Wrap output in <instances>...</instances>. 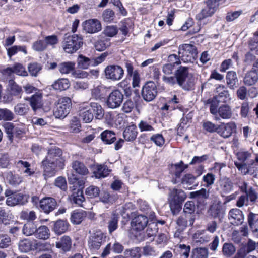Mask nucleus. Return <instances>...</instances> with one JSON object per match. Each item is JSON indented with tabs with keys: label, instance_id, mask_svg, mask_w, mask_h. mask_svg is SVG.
I'll return each mask as SVG.
<instances>
[{
	"label": "nucleus",
	"instance_id": "1",
	"mask_svg": "<svg viewBox=\"0 0 258 258\" xmlns=\"http://www.w3.org/2000/svg\"><path fill=\"white\" fill-rule=\"evenodd\" d=\"M62 154V150L58 147L54 146L48 148L47 155L42 162L43 175L46 180L55 175L57 167L63 168L64 160L61 157Z\"/></svg>",
	"mask_w": 258,
	"mask_h": 258
},
{
	"label": "nucleus",
	"instance_id": "2",
	"mask_svg": "<svg viewBox=\"0 0 258 258\" xmlns=\"http://www.w3.org/2000/svg\"><path fill=\"white\" fill-rule=\"evenodd\" d=\"M165 83L174 87L177 85L185 91L194 89L195 78L189 73V68L187 67L180 66L175 71L173 76L171 77H164Z\"/></svg>",
	"mask_w": 258,
	"mask_h": 258
},
{
	"label": "nucleus",
	"instance_id": "3",
	"mask_svg": "<svg viewBox=\"0 0 258 258\" xmlns=\"http://www.w3.org/2000/svg\"><path fill=\"white\" fill-rule=\"evenodd\" d=\"M186 198V195L182 189L175 188L169 189L168 201L170 209L174 215L181 209L182 203Z\"/></svg>",
	"mask_w": 258,
	"mask_h": 258
},
{
	"label": "nucleus",
	"instance_id": "4",
	"mask_svg": "<svg viewBox=\"0 0 258 258\" xmlns=\"http://www.w3.org/2000/svg\"><path fill=\"white\" fill-rule=\"evenodd\" d=\"M83 44L82 36L74 34L66 37L63 41L62 46L66 52L73 53L80 49Z\"/></svg>",
	"mask_w": 258,
	"mask_h": 258
},
{
	"label": "nucleus",
	"instance_id": "5",
	"mask_svg": "<svg viewBox=\"0 0 258 258\" xmlns=\"http://www.w3.org/2000/svg\"><path fill=\"white\" fill-rule=\"evenodd\" d=\"M197 54V48L194 45L183 44L179 46L178 54L184 62H193Z\"/></svg>",
	"mask_w": 258,
	"mask_h": 258
},
{
	"label": "nucleus",
	"instance_id": "6",
	"mask_svg": "<svg viewBox=\"0 0 258 258\" xmlns=\"http://www.w3.org/2000/svg\"><path fill=\"white\" fill-rule=\"evenodd\" d=\"M72 103L70 98L64 97L59 98L56 104L54 114L56 118H64L69 113Z\"/></svg>",
	"mask_w": 258,
	"mask_h": 258
},
{
	"label": "nucleus",
	"instance_id": "7",
	"mask_svg": "<svg viewBox=\"0 0 258 258\" xmlns=\"http://www.w3.org/2000/svg\"><path fill=\"white\" fill-rule=\"evenodd\" d=\"M106 237L100 231H97L91 234L88 240L89 248L92 251L98 250L105 242Z\"/></svg>",
	"mask_w": 258,
	"mask_h": 258
},
{
	"label": "nucleus",
	"instance_id": "8",
	"mask_svg": "<svg viewBox=\"0 0 258 258\" xmlns=\"http://www.w3.org/2000/svg\"><path fill=\"white\" fill-rule=\"evenodd\" d=\"M7 101L10 102L14 99V98H21L23 90L21 86L18 85L14 79H10L7 87Z\"/></svg>",
	"mask_w": 258,
	"mask_h": 258
},
{
	"label": "nucleus",
	"instance_id": "9",
	"mask_svg": "<svg viewBox=\"0 0 258 258\" xmlns=\"http://www.w3.org/2000/svg\"><path fill=\"white\" fill-rule=\"evenodd\" d=\"M105 77L112 81H119L124 75L123 69L119 65L107 66L104 70Z\"/></svg>",
	"mask_w": 258,
	"mask_h": 258
},
{
	"label": "nucleus",
	"instance_id": "10",
	"mask_svg": "<svg viewBox=\"0 0 258 258\" xmlns=\"http://www.w3.org/2000/svg\"><path fill=\"white\" fill-rule=\"evenodd\" d=\"M123 95L118 89L112 91L108 95L107 101V106L111 109L119 107L122 104L123 100Z\"/></svg>",
	"mask_w": 258,
	"mask_h": 258
},
{
	"label": "nucleus",
	"instance_id": "11",
	"mask_svg": "<svg viewBox=\"0 0 258 258\" xmlns=\"http://www.w3.org/2000/svg\"><path fill=\"white\" fill-rule=\"evenodd\" d=\"M58 206L56 200L52 197H46L40 200L39 209L46 214L53 211Z\"/></svg>",
	"mask_w": 258,
	"mask_h": 258
},
{
	"label": "nucleus",
	"instance_id": "12",
	"mask_svg": "<svg viewBox=\"0 0 258 258\" xmlns=\"http://www.w3.org/2000/svg\"><path fill=\"white\" fill-rule=\"evenodd\" d=\"M157 94V87L153 82H147L142 87V95L144 100L147 102L152 101Z\"/></svg>",
	"mask_w": 258,
	"mask_h": 258
},
{
	"label": "nucleus",
	"instance_id": "13",
	"mask_svg": "<svg viewBox=\"0 0 258 258\" xmlns=\"http://www.w3.org/2000/svg\"><path fill=\"white\" fill-rule=\"evenodd\" d=\"M190 196L192 198L196 200L198 207H204L208 204L207 201L209 198L210 192L209 190L202 188L199 190L191 192Z\"/></svg>",
	"mask_w": 258,
	"mask_h": 258
},
{
	"label": "nucleus",
	"instance_id": "14",
	"mask_svg": "<svg viewBox=\"0 0 258 258\" xmlns=\"http://www.w3.org/2000/svg\"><path fill=\"white\" fill-rule=\"evenodd\" d=\"M82 27L86 33L93 34L97 33L102 29L100 22L96 19H91L84 21Z\"/></svg>",
	"mask_w": 258,
	"mask_h": 258
},
{
	"label": "nucleus",
	"instance_id": "15",
	"mask_svg": "<svg viewBox=\"0 0 258 258\" xmlns=\"http://www.w3.org/2000/svg\"><path fill=\"white\" fill-rule=\"evenodd\" d=\"M209 214L213 218L222 217L225 212V208L220 200H216L210 206L208 211Z\"/></svg>",
	"mask_w": 258,
	"mask_h": 258
},
{
	"label": "nucleus",
	"instance_id": "16",
	"mask_svg": "<svg viewBox=\"0 0 258 258\" xmlns=\"http://www.w3.org/2000/svg\"><path fill=\"white\" fill-rule=\"evenodd\" d=\"M90 108L91 107L87 103H83L79 107L78 112L80 118L85 123H89L94 118V114Z\"/></svg>",
	"mask_w": 258,
	"mask_h": 258
},
{
	"label": "nucleus",
	"instance_id": "17",
	"mask_svg": "<svg viewBox=\"0 0 258 258\" xmlns=\"http://www.w3.org/2000/svg\"><path fill=\"white\" fill-rule=\"evenodd\" d=\"M148 223L147 216L145 215H138L135 217L131 221V225L133 229L140 231L143 230L147 226Z\"/></svg>",
	"mask_w": 258,
	"mask_h": 258
},
{
	"label": "nucleus",
	"instance_id": "18",
	"mask_svg": "<svg viewBox=\"0 0 258 258\" xmlns=\"http://www.w3.org/2000/svg\"><path fill=\"white\" fill-rule=\"evenodd\" d=\"M228 217L230 223L233 225H241L244 221L243 212L237 208L230 210L229 212Z\"/></svg>",
	"mask_w": 258,
	"mask_h": 258
},
{
	"label": "nucleus",
	"instance_id": "19",
	"mask_svg": "<svg viewBox=\"0 0 258 258\" xmlns=\"http://www.w3.org/2000/svg\"><path fill=\"white\" fill-rule=\"evenodd\" d=\"M236 128L234 123H222L218 126L217 133L221 136L226 138L229 137Z\"/></svg>",
	"mask_w": 258,
	"mask_h": 258
},
{
	"label": "nucleus",
	"instance_id": "20",
	"mask_svg": "<svg viewBox=\"0 0 258 258\" xmlns=\"http://www.w3.org/2000/svg\"><path fill=\"white\" fill-rule=\"evenodd\" d=\"M226 84L231 90H235L239 86V80L237 73L234 71L227 72L226 75Z\"/></svg>",
	"mask_w": 258,
	"mask_h": 258
},
{
	"label": "nucleus",
	"instance_id": "21",
	"mask_svg": "<svg viewBox=\"0 0 258 258\" xmlns=\"http://www.w3.org/2000/svg\"><path fill=\"white\" fill-rule=\"evenodd\" d=\"M258 81V73L254 68L247 71L243 77V83L245 85L251 86L256 84Z\"/></svg>",
	"mask_w": 258,
	"mask_h": 258
},
{
	"label": "nucleus",
	"instance_id": "22",
	"mask_svg": "<svg viewBox=\"0 0 258 258\" xmlns=\"http://www.w3.org/2000/svg\"><path fill=\"white\" fill-rule=\"evenodd\" d=\"M26 100L29 102L31 107L35 112L42 106V96L41 93H36Z\"/></svg>",
	"mask_w": 258,
	"mask_h": 258
},
{
	"label": "nucleus",
	"instance_id": "23",
	"mask_svg": "<svg viewBox=\"0 0 258 258\" xmlns=\"http://www.w3.org/2000/svg\"><path fill=\"white\" fill-rule=\"evenodd\" d=\"M232 110L229 106L223 104L220 106L217 110V113L215 115L216 120H220V117L224 119H230L232 116Z\"/></svg>",
	"mask_w": 258,
	"mask_h": 258
},
{
	"label": "nucleus",
	"instance_id": "24",
	"mask_svg": "<svg viewBox=\"0 0 258 258\" xmlns=\"http://www.w3.org/2000/svg\"><path fill=\"white\" fill-rule=\"evenodd\" d=\"M36 245L30 239L25 238L19 242V249L22 252H28L30 251L35 250Z\"/></svg>",
	"mask_w": 258,
	"mask_h": 258
},
{
	"label": "nucleus",
	"instance_id": "25",
	"mask_svg": "<svg viewBox=\"0 0 258 258\" xmlns=\"http://www.w3.org/2000/svg\"><path fill=\"white\" fill-rule=\"evenodd\" d=\"M69 199L72 203L81 206L85 201L82 189L74 188L72 193L69 196Z\"/></svg>",
	"mask_w": 258,
	"mask_h": 258
},
{
	"label": "nucleus",
	"instance_id": "26",
	"mask_svg": "<svg viewBox=\"0 0 258 258\" xmlns=\"http://www.w3.org/2000/svg\"><path fill=\"white\" fill-rule=\"evenodd\" d=\"M195 211V205L192 201H188L186 202L183 208V212L186 215L189 217V223L190 225H192L195 221V217L194 215Z\"/></svg>",
	"mask_w": 258,
	"mask_h": 258
},
{
	"label": "nucleus",
	"instance_id": "27",
	"mask_svg": "<svg viewBox=\"0 0 258 258\" xmlns=\"http://www.w3.org/2000/svg\"><path fill=\"white\" fill-rule=\"evenodd\" d=\"M69 225V223L66 221L59 219L53 222L52 230L55 234L61 235L67 231Z\"/></svg>",
	"mask_w": 258,
	"mask_h": 258
},
{
	"label": "nucleus",
	"instance_id": "28",
	"mask_svg": "<svg viewBox=\"0 0 258 258\" xmlns=\"http://www.w3.org/2000/svg\"><path fill=\"white\" fill-rule=\"evenodd\" d=\"M137 135V126L135 124L127 126L123 133L124 139L128 142L134 141L136 139Z\"/></svg>",
	"mask_w": 258,
	"mask_h": 258
},
{
	"label": "nucleus",
	"instance_id": "29",
	"mask_svg": "<svg viewBox=\"0 0 258 258\" xmlns=\"http://www.w3.org/2000/svg\"><path fill=\"white\" fill-rule=\"evenodd\" d=\"M197 177L191 174H187L182 178L181 183L184 188L188 189H192L193 187L197 186L198 183L196 182Z\"/></svg>",
	"mask_w": 258,
	"mask_h": 258
},
{
	"label": "nucleus",
	"instance_id": "30",
	"mask_svg": "<svg viewBox=\"0 0 258 258\" xmlns=\"http://www.w3.org/2000/svg\"><path fill=\"white\" fill-rule=\"evenodd\" d=\"M218 183L222 194H227L233 190V184L229 178L220 179Z\"/></svg>",
	"mask_w": 258,
	"mask_h": 258
},
{
	"label": "nucleus",
	"instance_id": "31",
	"mask_svg": "<svg viewBox=\"0 0 258 258\" xmlns=\"http://www.w3.org/2000/svg\"><path fill=\"white\" fill-rule=\"evenodd\" d=\"M110 171L106 165L97 164L95 166L93 174L96 178H103L107 176Z\"/></svg>",
	"mask_w": 258,
	"mask_h": 258
},
{
	"label": "nucleus",
	"instance_id": "32",
	"mask_svg": "<svg viewBox=\"0 0 258 258\" xmlns=\"http://www.w3.org/2000/svg\"><path fill=\"white\" fill-rule=\"evenodd\" d=\"M56 246L63 251H69L72 246V240L68 236H63L56 242Z\"/></svg>",
	"mask_w": 258,
	"mask_h": 258
},
{
	"label": "nucleus",
	"instance_id": "33",
	"mask_svg": "<svg viewBox=\"0 0 258 258\" xmlns=\"http://www.w3.org/2000/svg\"><path fill=\"white\" fill-rule=\"evenodd\" d=\"M87 216V212L83 210H76L73 211L71 215V222L74 225L81 223L84 218Z\"/></svg>",
	"mask_w": 258,
	"mask_h": 258
},
{
	"label": "nucleus",
	"instance_id": "34",
	"mask_svg": "<svg viewBox=\"0 0 258 258\" xmlns=\"http://www.w3.org/2000/svg\"><path fill=\"white\" fill-rule=\"evenodd\" d=\"M256 247V243L251 239H249L246 245L243 248H240L237 252V253L241 252L242 256L244 258H248L249 257H253L256 258L254 256L248 255L249 253L255 250Z\"/></svg>",
	"mask_w": 258,
	"mask_h": 258
},
{
	"label": "nucleus",
	"instance_id": "35",
	"mask_svg": "<svg viewBox=\"0 0 258 258\" xmlns=\"http://www.w3.org/2000/svg\"><path fill=\"white\" fill-rule=\"evenodd\" d=\"M73 169L79 175L85 176L88 174L89 170L84 164L78 160L74 161L72 163Z\"/></svg>",
	"mask_w": 258,
	"mask_h": 258
},
{
	"label": "nucleus",
	"instance_id": "36",
	"mask_svg": "<svg viewBox=\"0 0 258 258\" xmlns=\"http://www.w3.org/2000/svg\"><path fill=\"white\" fill-rule=\"evenodd\" d=\"M108 88L104 85L98 86L91 90V95L96 100L103 98L106 95Z\"/></svg>",
	"mask_w": 258,
	"mask_h": 258
},
{
	"label": "nucleus",
	"instance_id": "37",
	"mask_svg": "<svg viewBox=\"0 0 258 258\" xmlns=\"http://www.w3.org/2000/svg\"><path fill=\"white\" fill-rule=\"evenodd\" d=\"M100 136L102 141L106 144H111L116 140L115 133L110 130H105L101 134Z\"/></svg>",
	"mask_w": 258,
	"mask_h": 258
},
{
	"label": "nucleus",
	"instance_id": "38",
	"mask_svg": "<svg viewBox=\"0 0 258 258\" xmlns=\"http://www.w3.org/2000/svg\"><path fill=\"white\" fill-rule=\"evenodd\" d=\"M6 179L8 183L10 185L16 187L22 181V178L18 174H14L10 171L7 173Z\"/></svg>",
	"mask_w": 258,
	"mask_h": 258
},
{
	"label": "nucleus",
	"instance_id": "39",
	"mask_svg": "<svg viewBox=\"0 0 258 258\" xmlns=\"http://www.w3.org/2000/svg\"><path fill=\"white\" fill-rule=\"evenodd\" d=\"M50 233L49 228L45 225H41L36 228L35 236L39 239L46 240L50 237Z\"/></svg>",
	"mask_w": 258,
	"mask_h": 258
},
{
	"label": "nucleus",
	"instance_id": "40",
	"mask_svg": "<svg viewBox=\"0 0 258 258\" xmlns=\"http://www.w3.org/2000/svg\"><path fill=\"white\" fill-rule=\"evenodd\" d=\"M209 249L207 247L194 248L191 252L190 258H208Z\"/></svg>",
	"mask_w": 258,
	"mask_h": 258
},
{
	"label": "nucleus",
	"instance_id": "41",
	"mask_svg": "<svg viewBox=\"0 0 258 258\" xmlns=\"http://www.w3.org/2000/svg\"><path fill=\"white\" fill-rule=\"evenodd\" d=\"M119 219L118 214L112 213L108 220V229L109 234H111L118 228V222Z\"/></svg>",
	"mask_w": 258,
	"mask_h": 258
},
{
	"label": "nucleus",
	"instance_id": "42",
	"mask_svg": "<svg viewBox=\"0 0 258 258\" xmlns=\"http://www.w3.org/2000/svg\"><path fill=\"white\" fill-rule=\"evenodd\" d=\"M89 106L91 107V111L93 112L94 116H95L96 119H101L103 118L104 110L100 104L96 102H92L89 104Z\"/></svg>",
	"mask_w": 258,
	"mask_h": 258
},
{
	"label": "nucleus",
	"instance_id": "43",
	"mask_svg": "<svg viewBox=\"0 0 258 258\" xmlns=\"http://www.w3.org/2000/svg\"><path fill=\"white\" fill-rule=\"evenodd\" d=\"M51 87L55 90L60 91L66 90L70 87V82L67 79H59L55 81Z\"/></svg>",
	"mask_w": 258,
	"mask_h": 258
},
{
	"label": "nucleus",
	"instance_id": "44",
	"mask_svg": "<svg viewBox=\"0 0 258 258\" xmlns=\"http://www.w3.org/2000/svg\"><path fill=\"white\" fill-rule=\"evenodd\" d=\"M248 224L253 232L258 236V215L250 212L248 216Z\"/></svg>",
	"mask_w": 258,
	"mask_h": 258
},
{
	"label": "nucleus",
	"instance_id": "45",
	"mask_svg": "<svg viewBox=\"0 0 258 258\" xmlns=\"http://www.w3.org/2000/svg\"><path fill=\"white\" fill-rule=\"evenodd\" d=\"M37 226L33 222H28L25 224L22 229V233L26 236L34 235L36 232Z\"/></svg>",
	"mask_w": 258,
	"mask_h": 258
},
{
	"label": "nucleus",
	"instance_id": "46",
	"mask_svg": "<svg viewBox=\"0 0 258 258\" xmlns=\"http://www.w3.org/2000/svg\"><path fill=\"white\" fill-rule=\"evenodd\" d=\"M75 63L72 62H64L58 65V69L62 74L72 73L75 69Z\"/></svg>",
	"mask_w": 258,
	"mask_h": 258
},
{
	"label": "nucleus",
	"instance_id": "47",
	"mask_svg": "<svg viewBox=\"0 0 258 258\" xmlns=\"http://www.w3.org/2000/svg\"><path fill=\"white\" fill-rule=\"evenodd\" d=\"M23 195L21 194H15L12 197L7 198L6 204L10 206H14L16 205L21 204L23 203Z\"/></svg>",
	"mask_w": 258,
	"mask_h": 258
},
{
	"label": "nucleus",
	"instance_id": "48",
	"mask_svg": "<svg viewBox=\"0 0 258 258\" xmlns=\"http://www.w3.org/2000/svg\"><path fill=\"white\" fill-rule=\"evenodd\" d=\"M93 61L91 58L86 57L83 55H79L77 59V64L79 68L86 69L90 66H92Z\"/></svg>",
	"mask_w": 258,
	"mask_h": 258
},
{
	"label": "nucleus",
	"instance_id": "49",
	"mask_svg": "<svg viewBox=\"0 0 258 258\" xmlns=\"http://www.w3.org/2000/svg\"><path fill=\"white\" fill-rule=\"evenodd\" d=\"M189 222V217L187 215H182L179 216L176 220L177 231L180 233L183 231L187 225V222Z\"/></svg>",
	"mask_w": 258,
	"mask_h": 258
},
{
	"label": "nucleus",
	"instance_id": "50",
	"mask_svg": "<svg viewBox=\"0 0 258 258\" xmlns=\"http://www.w3.org/2000/svg\"><path fill=\"white\" fill-rule=\"evenodd\" d=\"M13 216L8 208L0 207V221L2 223L7 224V221L13 219Z\"/></svg>",
	"mask_w": 258,
	"mask_h": 258
},
{
	"label": "nucleus",
	"instance_id": "51",
	"mask_svg": "<svg viewBox=\"0 0 258 258\" xmlns=\"http://www.w3.org/2000/svg\"><path fill=\"white\" fill-rule=\"evenodd\" d=\"M124 255L125 258H141V249L138 247L126 249L124 251Z\"/></svg>",
	"mask_w": 258,
	"mask_h": 258
},
{
	"label": "nucleus",
	"instance_id": "52",
	"mask_svg": "<svg viewBox=\"0 0 258 258\" xmlns=\"http://www.w3.org/2000/svg\"><path fill=\"white\" fill-rule=\"evenodd\" d=\"M245 195L249 205L255 204L258 201V195L252 187L248 189Z\"/></svg>",
	"mask_w": 258,
	"mask_h": 258
},
{
	"label": "nucleus",
	"instance_id": "53",
	"mask_svg": "<svg viewBox=\"0 0 258 258\" xmlns=\"http://www.w3.org/2000/svg\"><path fill=\"white\" fill-rule=\"evenodd\" d=\"M174 70V64L171 63H166L162 67V71L164 75L162 77V80L165 83L164 80V77L169 78L171 77V75L173 74Z\"/></svg>",
	"mask_w": 258,
	"mask_h": 258
},
{
	"label": "nucleus",
	"instance_id": "54",
	"mask_svg": "<svg viewBox=\"0 0 258 258\" xmlns=\"http://www.w3.org/2000/svg\"><path fill=\"white\" fill-rule=\"evenodd\" d=\"M17 165L19 168H24L23 172L27 175L30 176L34 173V171L30 168V164L27 161L19 160Z\"/></svg>",
	"mask_w": 258,
	"mask_h": 258
},
{
	"label": "nucleus",
	"instance_id": "55",
	"mask_svg": "<svg viewBox=\"0 0 258 258\" xmlns=\"http://www.w3.org/2000/svg\"><path fill=\"white\" fill-rule=\"evenodd\" d=\"M7 54L9 58H11L12 56L16 54L18 52L21 51L26 54L27 52L26 47L24 46L15 45L7 49Z\"/></svg>",
	"mask_w": 258,
	"mask_h": 258
},
{
	"label": "nucleus",
	"instance_id": "56",
	"mask_svg": "<svg viewBox=\"0 0 258 258\" xmlns=\"http://www.w3.org/2000/svg\"><path fill=\"white\" fill-rule=\"evenodd\" d=\"M29 110L28 105L24 103H19L14 107V111L16 114L19 115H26Z\"/></svg>",
	"mask_w": 258,
	"mask_h": 258
},
{
	"label": "nucleus",
	"instance_id": "57",
	"mask_svg": "<svg viewBox=\"0 0 258 258\" xmlns=\"http://www.w3.org/2000/svg\"><path fill=\"white\" fill-rule=\"evenodd\" d=\"M251 154L247 151L239 152L237 154V157L239 160L243 163H251L253 164L254 162L253 159H250Z\"/></svg>",
	"mask_w": 258,
	"mask_h": 258
},
{
	"label": "nucleus",
	"instance_id": "58",
	"mask_svg": "<svg viewBox=\"0 0 258 258\" xmlns=\"http://www.w3.org/2000/svg\"><path fill=\"white\" fill-rule=\"evenodd\" d=\"M220 103L221 102L219 101L218 99H217L215 96L212 99H209L207 101V105H210V111L212 114H217L218 110L217 107Z\"/></svg>",
	"mask_w": 258,
	"mask_h": 258
},
{
	"label": "nucleus",
	"instance_id": "59",
	"mask_svg": "<svg viewBox=\"0 0 258 258\" xmlns=\"http://www.w3.org/2000/svg\"><path fill=\"white\" fill-rule=\"evenodd\" d=\"M158 227L156 222L150 223L146 230V234L148 237H151L156 236L158 232Z\"/></svg>",
	"mask_w": 258,
	"mask_h": 258
},
{
	"label": "nucleus",
	"instance_id": "60",
	"mask_svg": "<svg viewBox=\"0 0 258 258\" xmlns=\"http://www.w3.org/2000/svg\"><path fill=\"white\" fill-rule=\"evenodd\" d=\"M14 118V113L7 108L0 109V120L11 121Z\"/></svg>",
	"mask_w": 258,
	"mask_h": 258
},
{
	"label": "nucleus",
	"instance_id": "61",
	"mask_svg": "<svg viewBox=\"0 0 258 258\" xmlns=\"http://www.w3.org/2000/svg\"><path fill=\"white\" fill-rule=\"evenodd\" d=\"M100 189L99 187L91 185L86 189L85 194L88 198L97 197L99 195Z\"/></svg>",
	"mask_w": 258,
	"mask_h": 258
},
{
	"label": "nucleus",
	"instance_id": "62",
	"mask_svg": "<svg viewBox=\"0 0 258 258\" xmlns=\"http://www.w3.org/2000/svg\"><path fill=\"white\" fill-rule=\"evenodd\" d=\"M235 250V247L232 243H225L223 244L222 252L224 255L230 256L234 253Z\"/></svg>",
	"mask_w": 258,
	"mask_h": 258
},
{
	"label": "nucleus",
	"instance_id": "63",
	"mask_svg": "<svg viewBox=\"0 0 258 258\" xmlns=\"http://www.w3.org/2000/svg\"><path fill=\"white\" fill-rule=\"evenodd\" d=\"M28 69L30 74L32 76L36 77L37 76L38 73L41 70L42 66L37 62H32L28 65Z\"/></svg>",
	"mask_w": 258,
	"mask_h": 258
},
{
	"label": "nucleus",
	"instance_id": "64",
	"mask_svg": "<svg viewBox=\"0 0 258 258\" xmlns=\"http://www.w3.org/2000/svg\"><path fill=\"white\" fill-rule=\"evenodd\" d=\"M115 17L114 12L110 9H106L103 12L102 18L106 22H111Z\"/></svg>",
	"mask_w": 258,
	"mask_h": 258
}]
</instances>
